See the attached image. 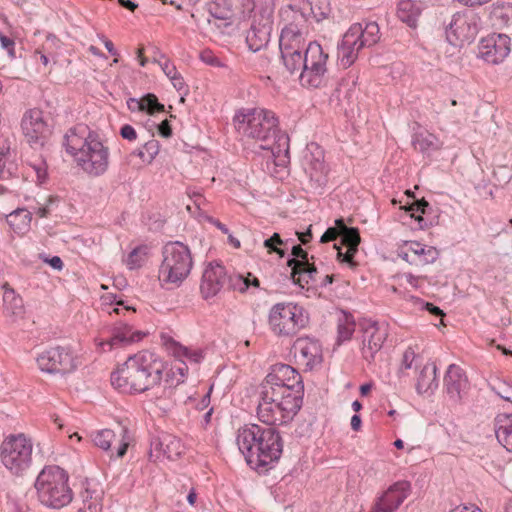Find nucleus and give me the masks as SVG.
Here are the masks:
<instances>
[{"label":"nucleus","instance_id":"de8ad7c7","mask_svg":"<svg viewBox=\"0 0 512 512\" xmlns=\"http://www.w3.org/2000/svg\"><path fill=\"white\" fill-rule=\"evenodd\" d=\"M145 256V249L142 247H137L129 253L126 259V265L131 270L139 268L144 263Z\"/></svg>","mask_w":512,"mask_h":512},{"label":"nucleus","instance_id":"a211bd4d","mask_svg":"<svg viewBox=\"0 0 512 512\" xmlns=\"http://www.w3.org/2000/svg\"><path fill=\"white\" fill-rule=\"evenodd\" d=\"M227 283V272L219 263H209L203 271L200 292L204 299L215 297Z\"/></svg>","mask_w":512,"mask_h":512},{"label":"nucleus","instance_id":"0eeeda50","mask_svg":"<svg viewBox=\"0 0 512 512\" xmlns=\"http://www.w3.org/2000/svg\"><path fill=\"white\" fill-rule=\"evenodd\" d=\"M162 262L159 267V280L164 284L179 286L190 274L193 258L187 245L171 241L162 249Z\"/></svg>","mask_w":512,"mask_h":512},{"label":"nucleus","instance_id":"c03bdc74","mask_svg":"<svg viewBox=\"0 0 512 512\" xmlns=\"http://www.w3.org/2000/svg\"><path fill=\"white\" fill-rule=\"evenodd\" d=\"M292 255L293 258L289 259L287 262V265L291 268V272L309 262L308 253L300 245L293 246Z\"/></svg>","mask_w":512,"mask_h":512},{"label":"nucleus","instance_id":"f3484780","mask_svg":"<svg viewBox=\"0 0 512 512\" xmlns=\"http://www.w3.org/2000/svg\"><path fill=\"white\" fill-rule=\"evenodd\" d=\"M410 492V482L405 480L395 482L377 498L370 512H395Z\"/></svg>","mask_w":512,"mask_h":512},{"label":"nucleus","instance_id":"e433bc0d","mask_svg":"<svg viewBox=\"0 0 512 512\" xmlns=\"http://www.w3.org/2000/svg\"><path fill=\"white\" fill-rule=\"evenodd\" d=\"M336 225L339 227L341 232V242L347 248H350L352 252L358 251V246L361 242L360 233L356 227H347L342 219L336 220Z\"/></svg>","mask_w":512,"mask_h":512},{"label":"nucleus","instance_id":"dca6fc26","mask_svg":"<svg viewBox=\"0 0 512 512\" xmlns=\"http://www.w3.org/2000/svg\"><path fill=\"white\" fill-rule=\"evenodd\" d=\"M184 451L181 440L169 433H160L150 442V458L154 461L176 460Z\"/></svg>","mask_w":512,"mask_h":512},{"label":"nucleus","instance_id":"4d7b16f0","mask_svg":"<svg viewBox=\"0 0 512 512\" xmlns=\"http://www.w3.org/2000/svg\"><path fill=\"white\" fill-rule=\"evenodd\" d=\"M159 142L157 140H150L144 144V150L147 153L146 163L150 164L156 155L159 153Z\"/></svg>","mask_w":512,"mask_h":512},{"label":"nucleus","instance_id":"20e7f679","mask_svg":"<svg viewBox=\"0 0 512 512\" xmlns=\"http://www.w3.org/2000/svg\"><path fill=\"white\" fill-rule=\"evenodd\" d=\"M236 444L247 464L255 469L277 461L283 450L282 438L273 426L244 425L237 431Z\"/></svg>","mask_w":512,"mask_h":512},{"label":"nucleus","instance_id":"ddd939ff","mask_svg":"<svg viewBox=\"0 0 512 512\" xmlns=\"http://www.w3.org/2000/svg\"><path fill=\"white\" fill-rule=\"evenodd\" d=\"M39 369L48 374L66 375L77 368L76 357L66 347H51L41 352L36 358Z\"/></svg>","mask_w":512,"mask_h":512},{"label":"nucleus","instance_id":"603ef678","mask_svg":"<svg viewBox=\"0 0 512 512\" xmlns=\"http://www.w3.org/2000/svg\"><path fill=\"white\" fill-rule=\"evenodd\" d=\"M283 240L281 239L278 233H274L270 238L264 241V247L268 249V251L275 252L280 255V257L284 256V251L278 248V245H282Z\"/></svg>","mask_w":512,"mask_h":512},{"label":"nucleus","instance_id":"6e6552de","mask_svg":"<svg viewBox=\"0 0 512 512\" xmlns=\"http://www.w3.org/2000/svg\"><path fill=\"white\" fill-rule=\"evenodd\" d=\"M309 317L303 307L292 302L276 303L268 315L272 332L280 337H292L307 326Z\"/></svg>","mask_w":512,"mask_h":512},{"label":"nucleus","instance_id":"0e129e2a","mask_svg":"<svg viewBox=\"0 0 512 512\" xmlns=\"http://www.w3.org/2000/svg\"><path fill=\"white\" fill-rule=\"evenodd\" d=\"M338 234L339 232L336 228H328L322 235L321 242L327 243L330 241H334L337 238Z\"/></svg>","mask_w":512,"mask_h":512},{"label":"nucleus","instance_id":"9b49d317","mask_svg":"<svg viewBox=\"0 0 512 512\" xmlns=\"http://www.w3.org/2000/svg\"><path fill=\"white\" fill-rule=\"evenodd\" d=\"M261 386L297 398H302L304 389L299 372L292 366L282 363L272 366Z\"/></svg>","mask_w":512,"mask_h":512},{"label":"nucleus","instance_id":"423d86ee","mask_svg":"<svg viewBox=\"0 0 512 512\" xmlns=\"http://www.w3.org/2000/svg\"><path fill=\"white\" fill-rule=\"evenodd\" d=\"M302 406V398L280 394L261 386L257 417L269 426L282 425L291 421Z\"/></svg>","mask_w":512,"mask_h":512},{"label":"nucleus","instance_id":"4c0bfd02","mask_svg":"<svg viewBox=\"0 0 512 512\" xmlns=\"http://www.w3.org/2000/svg\"><path fill=\"white\" fill-rule=\"evenodd\" d=\"M170 372L172 376L175 378V380H172L171 384L169 386L165 385L163 392L160 396L157 397V399L161 398H169L172 394L171 386L174 384H179L184 381V378L188 372V366L186 362L183 360V358H179L175 360V362L172 365V368L170 369Z\"/></svg>","mask_w":512,"mask_h":512},{"label":"nucleus","instance_id":"f704fd0d","mask_svg":"<svg viewBox=\"0 0 512 512\" xmlns=\"http://www.w3.org/2000/svg\"><path fill=\"white\" fill-rule=\"evenodd\" d=\"M495 434L499 443L512 452V417L505 415L498 418Z\"/></svg>","mask_w":512,"mask_h":512},{"label":"nucleus","instance_id":"f8f14e48","mask_svg":"<svg viewBox=\"0 0 512 512\" xmlns=\"http://www.w3.org/2000/svg\"><path fill=\"white\" fill-rule=\"evenodd\" d=\"M480 17L471 10L457 12L453 15L446 29V38L453 46H461L473 41L479 31Z\"/></svg>","mask_w":512,"mask_h":512},{"label":"nucleus","instance_id":"39448f33","mask_svg":"<svg viewBox=\"0 0 512 512\" xmlns=\"http://www.w3.org/2000/svg\"><path fill=\"white\" fill-rule=\"evenodd\" d=\"M68 480L69 476L64 469L56 465L45 466L34 485L39 501L54 509L68 505L73 499Z\"/></svg>","mask_w":512,"mask_h":512},{"label":"nucleus","instance_id":"680f3d73","mask_svg":"<svg viewBox=\"0 0 512 512\" xmlns=\"http://www.w3.org/2000/svg\"><path fill=\"white\" fill-rule=\"evenodd\" d=\"M337 249H338V253H337L338 260H340L341 262H345V263L354 265L352 259H353L354 255L356 254V252H352L350 250V248H348L345 253H343L339 248H337Z\"/></svg>","mask_w":512,"mask_h":512},{"label":"nucleus","instance_id":"8fccbe9b","mask_svg":"<svg viewBox=\"0 0 512 512\" xmlns=\"http://www.w3.org/2000/svg\"><path fill=\"white\" fill-rule=\"evenodd\" d=\"M428 206V202L422 199L421 201H415L408 207V211L412 213L411 216L414 217L419 222L421 228L426 227L427 223L424 221V218L421 215L415 216V212H420L424 214Z\"/></svg>","mask_w":512,"mask_h":512},{"label":"nucleus","instance_id":"9d476101","mask_svg":"<svg viewBox=\"0 0 512 512\" xmlns=\"http://www.w3.org/2000/svg\"><path fill=\"white\" fill-rule=\"evenodd\" d=\"M32 443L23 434L11 435L1 444V461L13 474L20 475L32 462Z\"/></svg>","mask_w":512,"mask_h":512},{"label":"nucleus","instance_id":"6e6d98bb","mask_svg":"<svg viewBox=\"0 0 512 512\" xmlns=\"http://www.w3.org/2000/svg\"><path fill=\"white\" fill-rule=\"evenodd\" d=\"M416 359V353L413 348L408 347L402 356L401 366H400V372L403 373L404 370L411 369L412 364L414 363Z\"/></svg>","mask_w":512,"mask_h":512},{"label":"nucleus","instance_id":"2f4dec72","mask_svg":"<svg viewBox=\"0 0 512 512\" xmlns=\"http://www.w3.org/2000/svg\"><path fill=\"white\" fill-rule=\"evenodd\" d=\"M436 371L437 368L434 363H427L423 366L419 372L416 383L418 393H426L437 388L438 382L436 378Z\"/></svg>","mask_w":512,"mask_h":512},{"label":"nucleus","instance_id":"09e8293b","mask_svg":"<svg viewBox=\"0 0 512 512\" xmlns=\"http://www.w3.org/2000/svg\"><path fill=\"white\" fill-rule=\"evenodd\" d=\"M143 103V111L148 112L149 114H154L155 112L164 111V105L158 102L157 97L154 94H147L142 97Z\"/></svg>","mask_w":512,"mask_h":512},{"label":"nucleus","instance_id":"ea45409f","mask_svg":"<svg viewBox=\"0 0 512 512\" xmlns=\"http://www.w3.org/2000/svg\"><path fill=\"white\" fill-rule=\"evenodd\" d=\"M80 496L83 505L79 508V512H99L101 510V498L98 493L85 488Z\"/></svg>","mask_w":512,"mask_h":512},{"label":"nucleus","instance_id":"bf43d9fd","mask_svg":"<svg viewBox=\"0 0 512 512\" xmlns=\"http://www.w3.org/2000/svg\"><path fill=\"white\" fill-rule=\"evenodd\" d=\"M120 135L123 139L128 140V141H134L137 139L136 130L134 129V127H132L129 124H125L121 127Z\"/></svg>","mask_w":512,"mask_h":512},{"label":"nucleus","instance_id":"2eb2a0df","mask_svg":"<svg viewBox=\"0 0 512 512\" xmlns=\"http://www.w3.org/2000/svg\"><path fill=\"white\" fill-rule=\"evenodd\" d=\"M479 57L487 63L504 61L511 51V39L506 34H491L483 38L478 46Z\"/></svg>","mask_w":512,"mask_h":512},{"label":"nucleus","instance_id":"473e14b6","mask_svg":"<svg viewBox=\"0 0 512 512\" xmlns=\"http://www.w3.org/2000/svg\"><path fill=\"white\" fill-rule=\"evenodd\" d=\"M397 15L402 22L410 27H415L420 16V7L414 0H400Z\"/></svg>","mask_w":512,"mask_h":512},{"label":"nucleus","instance_id":"72a5a7b5","mask_svg":"<svg viewBox=\"0 0 512 512\" xmlns=\"http://www.w3.org/2000/svg\"><path fill=\"white\" fill-rule=\"evenodd\" d=\"M32 214L27 209H17L7 216V222L15 233L23 234L30 228Z\"/></svg>","mask_w":512,"mask_h":512},{"label":"nucleus","instance_id":"393cba45","mask_svg":"<svg viewBox=\"0 0 512 512\" xmlns=\"http://www.w3.org/2000/svg\"><path fill=\"white\" fill-rule=\"evenodd\" d=\"M271 31L272 22L268 17H262L258 23L254 21L246 35V43L249 49L253 52H257L266 47L270 39Z\"/></svg>","mask_w":512,"mask_h":512},{"label":"nucleus","instance_id":"7c9ffc66","mask_svg":"<svg viewBox=\"0 0 512 512\" xmlns=\"http://www.w3.org/2000/svg\"><path fill=\"white\" fill-rule=\"evenodd\" d=\"M299 2V9L306 12L307 19L311 17L316 22H320L331 13L329 0H295Z\"/></svg>","mask_w":512,"mask_h":512},{"label":"nucleus","instance_id":"58836bf2","mask_svg":"<svg viewBox=\"0 0 512 512\" xmlns=\"http://www.w3.org/2000/svg\"><path fill=\"white\" fill-rule=\"evenodd\" d=\"M318 271L313 263H306L303 266L299 267V269L291 272V278L295 284H298L300 287H304L309 284L311 281H315V277Z\"/></svg>","mask_w":512,"mask_h":512},{"label":"nucleus","instance_id":"412c9836","mask_svg":"<svg viewBox=\"0 0 512 512\" xmlns=\"http://www.w3.org/2000/svg\"><path fill=\"white\" fill-rule=\"evenodd\" d=\"M399 256L411 265L423 266L433 263L438 257V251L432 246L411 241L404 245Z\"/></svg>","mask_w":512,"mask_h":512},{"label":"nucleus","instance_id":"a878e982","mask_svg":"<svg viewBox=\"0 0 512 512\" xmlns=\"http://www.w3.org/2000/svg\"><path fill=\"white\" fill-rule=\"evenodd\" d=\"M355 38L358 47H371L380 39V29L376 22H369L363 25L355 23L347 30Z\"/></svg>","mask_w":512,"mask_h":512},{"label":"nucleus","instance_id":"69168bd1","mask_svg":"<svg viewBox=\"0 0 512 512\" xmlns=\"http://www.w3.org/2000/svg\"><path fill=\"white\" fill-rule=\"evenodd\" d=\"M420 304H421V307H422L423 309H425V310L429 311L431 314L436 315V316H441V317H443V316H444L443 311H442L439 307H437V306L433 305L432 303H428V302H427V303H423V302H420Z\"/></svg>","mask_w":512,"mask_h":512},{"label":"nucleus","instance_id":"774afa93","mask_svg":"<svg viewBox=\"0 0 512 512\" xmlns=\"http://www.w3.org/2000/svg\"><path fill=\"white\" fill-rule=\"evenodd\" d=\"M128 108L131 111H143V103L141 99L130 98L127 101Z\"/></svg>","mask_w":512,"mask_h":512},{"label":"nucleus","instance_id":"3c124183","mask_svg":"<svg viewBox=\"0 0 512 512\" xmlns=\"http://www.w3.org/2000/svg\"><path fill=\"white\" fill-rule=\"evenodd\" d=\"M30 167L34 170L37 181L40 184L44 183L48 176L46 162L43 159H37L30 163Z\"/></svg>","mask_w":512,"mask_h":512},{"label":"nucleus","instance_id":"f03ea898","mask_svg":"<svg viewBox=\"0 0 512 512\" xmlns=\"http://www.w3.org/2000/svg\"><path fill=\"white\" fill-rule=\"evenodd\" d=\"M166 366L155 353L141 351L129 356L111 373V384L121 393L141 394L159 387Z\"/></svg>","mask_w":512,"mask_h":512},{"label":"nucleus","instance_id":"1a4fd4ad","mask_svg":"<svg viewBox=\"0 0 512 512\" xmlns=\"http://www.w3.org/2000/svg\"><path fill=\"white\" fill-rule=\"evenodd\" d=\"M328 57V53L317 42L308 44L304 53V64L299 72V80L303 87L320 88L326 86L329 80Z\"/></svg>","mask_w":512,"mask_h":512},{"label":"nucleus","instance_id":"4be33fe9","mask_svg":"<svg viewBox=\"0 0 512 512\" xmlns=\"http://www.w3.org/2000/svg\"><path fill=\"white\" fill-rule=\"evenodd\" d=\"M303 166L305 174L308 177V186L310 189L316 190L326 184V168L321 151H318L316 154H306Z\"/></svg>","mask_w":512,"mask_h":512},{"label":"nucleus","instance_id":"f257e3e1","mask_svg":"<svg viewBox=\"0 0 512 512\" xmlns=\"http://www.w3.org/2000/svg\"><path fill=\"white\" fill-rule=\"evenodd\" d=\"M234 122L239 134L258 143L260 149L269 150L275 161L286 163L289 138L286 135L276 136L278 119L273 111L264 108L243 109L236 113Z\"/></svg>","mask_w":512,"mask_h":512},{"label":"nucleus","instance_id":"7ed1b4c3","mask_svg":"<svg viewBox=\"0 0 512 512\" xmlns=\"http://www.w3.org/2000/svg\"><path fill=\"white\" fill-rule=\"evenodd\" d=\"M66 152L77 166L92 177L103 175L109 167V149L88 126L79 124L64 137Z\"/></svg>","mask_w":512,"mask_h":512},{"label":"nucleus","instance_id":"c9c22d12","mask_svg":"<svg viewBox=\"0 0 512 512\" xmlns=\"http://www.w3.org/2000/svg\"><path fill=\"white\" fill-rule=\"evenodd\" d=\"M415 149L422 153L437 151L442 147V142L439 138L432 133H418L415 134L412 140Z\"/></svg>","mask_w":512,"mask_h":512},{"label":"nucleus","instance_id":"79ce46f5","mask_svg":"<svg viewBox=\"0 0 512 512\" xmlns=\"http://www.w3.org/2000/svg\"><path fill=\"white\" fill-rule=\"evenodd\" d=\"M230 281L233 289L238 290L241 293H244L250 286L255 288L260 286V281L258 278L253 276L251 273H247L246 276L237 275L232 277Z\"/></svg>","mask_w":512,"mask_h":512},{"label":"nucleus","instance_id":"c85d7f7f","mask_svg":"<svg viewBox=\"0 0 512 512\" xmlns=\"http://www.w3.org/2000/svg\"><path fill=\"white\" fill-rule=\"evenodd\" d=\"M280 16L284 23L283 28H293V30L302 31L306 21V12L299 9V2L289 4L280 10Z\"/></svg>","mask_w":512,"mask_h":512},{"label":"nucleus","instance_id":"a19ab883","mask_svg":"<svg viewBox=\"0 0 512 512\" xmlns=\"http://www.w3.org/2000/svg\"><path fill=\"white\" fill-rule=\"evenodd\" d=\"M286 69L291 73H299L304 64V52L281 54Z\"/></svg>","mask_w":512,"mask_h":512},{"label":"nucleus","instance_id":"bb28decb","mask_svg":"<svg viewBox=\"0 0 512 512\" xmlns=\"http://www.w3.org/2000/svg\"><path fill=\"white\" fill-rule=\"evenodd\" d=\"M444 383L446 391L453 400L461 399V393L467 389L468 380L462 368L451 364L446 372Z\"/></svg>","mask_w":512,"mask_h":512},{"label":"nucleus","instance_id":"37998d69","mask_svg":"<svg viewBox=\"0 0 512 512\" xmlns=\"http://www.w3.org/2000/svg\"><path fill=\"white\" fill-rule=\"evenodd\" d=\"M490 388L500 398L505 401L512 402V384L505 380L495 379L489 383Z\"/></svg>","mask_w":512,"mask_h":512},{"label":"nucleus","instance_id":"e2e57ef3","mask_svg":"<svg viewBox=\"0 0 512 512\" xmlns=\"http://www.w3.org/2000/svg\"><path fill=\"white\" fill-rule=\"evenodd\" d=\"M174 88L179 92H186V84L183 77L178 72L173 79H170Z\"/></svg>","mask_w":512,"mask_h":512},{"label":"nucleus","instance_id":"a18cd8bd","mask_svg":"<svg viewBox=\"0 0 512 512\" xmlns=\"http://www.w3.org/2000/svg\"><path fill=\"white\" fill-rule=\"evenodd\" d=\"M174 354L177 358H183L190 363L197 364L203 359L202 352L200 350H190L183 346H176Z\"/></svg>","mask_w":512,"mask_h":512},{"label":"nucleus","instance_id":"4468645a","mask_svg":"<svg viewBox=\"0 0 512 512\" xmlns=\"http://www.w3.org/2000/svg\"><path fill=\"white\" fill-rule=\"evenodd\" d=\"M21 129L25 140L32 147H43L51 135V128L39 109H30L24 113Z\"/></svg>","mask_w":512,"mask_h":512},{"label":"nucleus","instance_id":"052dcab7","mask_svg":"<svg viewBox=\"0 0 512 512\" xmlns=\"http://www.w3.org/2000/svg\"><path fill=\"white\" fill-rule=\"evenodd\" d=\"M201 60L205 62L206 64L212 65V66H220L219 59L214 56L210 51H204L201 53Z\"/></svg>","mask_w":512,"mask_h":512},{"label":"nucleus","instance_id":"aec40b11","mask_svg":"<svg viewBox=\"0 0 512 512\" xmlns=\"http://www.w3.org/2000/svg\"><path fill=\"white\" fill-rule=\"evenodd\" d=\"M295 359L307 368L321 363V346L318 341L309 337L298 338L292 346Z\"/></svg>","mask_w":512,"mask_h":512},{"label":"nucleus","instance_id":"5fc2aeb1","mask_svg":"<svg viewBox=\"0 0 512 512\" xmlns=\"http://www.w3.org/2000/svg\"><path fill=\"white\" fill-rule=\"evenodd\" d=\"M355 330V324L352 321L346 320L344 323L338 325V335L341 341L349 340Z\"/></svg>","mask_w":512,"mask_h":512},{"label":"nucleus","instance_id":"13d9d810","mask_svg":"<svg viewBox=\"0 0 512 512\" xmlns=\"http://www.w3.org/2000/svg\"><path fill=\"white\" fill-rule=\"evenodd\" d=\"M0 45L7 51L10 58H15V42L13 39L5 36L2 32H0Z\"/></svg>","mask_w":512,"mask_h":512},{"label":"nucleus","instance_id":"cd10ccee","mask_svg":"<svg viewBox=\"0 0 512 512\" xmlns=\"http://www.w3.org/2000/svg\"><path fill=\"white\" fill-rule=\"evenodd\" d=\"M279 48L281 54L304 52L305 39L302 31L293 30V28H282L279 38Z\"/></svg>","mask_w":512,"mask_h":512},{"label":"nucleus","instance_id":"864d4df0","mask_svg":"<svg viewBox=\"0 0 512 512\" xmlns=\"http://www.w3.org/2000/svg\"><path fill=\"white\" fill-rule=\"evenodd\" d=\"M158 64L160 65L162 71L164 74L169 78L173 79L175 75L178 73L175 65L165 57V55L161 54L160 58L156 60Z\"/></svg>","mask_w":512,"mask_h":512},{"label":"nucleus","instance_id":"c756f323","mask_svg":"<svg viewBox=\"0 0 512 512\" xmlns=\"http://www.w3.org/2000/svg\"><path fill=\"white\" fill-rule=\"evenodd\" d=\"M348 31L343 35L342 41L338 46V59L344 68L350 67L358 58V53L362 49L358 47L355 38Z\"/></svg>","mask_w":512,"mask_h":512},{"label":"nucleus","instance_id":"b1692460","mask_svg":"<svg viewBox=\"0 0 512 512\" xmlns=\"http://www.w3.org/2000/svg\"><path fill=\"white\" fill-rule=\"evenodd\" d=\"M146 334L139 330H133V328L124 322H118L114 329L112 337L107 340L100 342V346H102L103 350L106 351L105 347H108V350L113 349L118 346H126L132 343L139 342L143 339Z\"/></svg>","mask_w":512,"mask_h":512},{"label":"nucleus","instance_id":"49530a36","mask_svg":"<svg viewBox=\"0 0 512 512\" xmlns=\"http://www.w3.org/2000/svg\"><path fill=\"white\" fill-rule=\"evenodd\" d=\"M102 302L104 305H111L113 303L116 304V307H114L112 310H108L109 314L116 313L118 315L125 314V312H134L135 309L131 306L124 305L122 300H117V297L115 295H105L102 297Z\"/></svg>","mask_w":512,"mask_h":512},{"label":"nucleus","instance_id":"338daca9","mask_svg":"<svg viewBox=\"0 0 512 512\" xmlns=\"http://www.w3.org/2000/svg\"><path fill=\"white\" fill-rule=\"evenodd\" d=\"M158 130L160 135L165 138H169L172 135V129L170 127L168 120L162 121L158 127Z\"/></svg>","mask_w":512,"mask_h":512},{"label":"nucleus","instance_id":"6ab92c4d","mask_svg":"<svg viewBox=\"0 0 512 512\" xmlns=\"http://www.w3.org/2000/svg\"><path fill=\"white\" fill-rule=\"evenodd\" d=\"M387 337V330L378 326L376 322L367 321L363 326L362 354L366 361L374 360L375 355L383 346Z\"/></svg>","mask_w":512,"mask_h":512},{"label":"nucleus","instance_id":"5701e85b","mask_svg":"<svg viewBox=\"0 0 512 512\" xmlns=\"http://www.w3.org/2000/svg\"><path fill=\"white\" fill-rule=\"evenodd\" d=\"M93 441L97 447L104 451H108L113 442H118L117 456L123 457L129 445L128 431L126 428L120 427L117 434L111 429H103L94 435Z\"/></svg>","mask_w":512,"mask_h":512}]
</instances>
